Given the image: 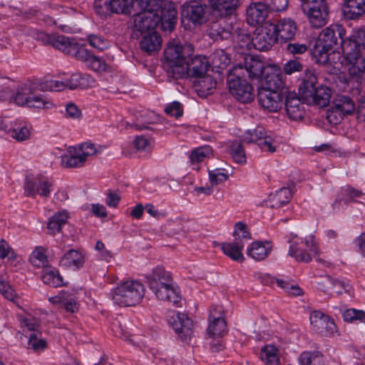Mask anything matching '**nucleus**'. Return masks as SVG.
I'll return each mask as SVG.
<instances>
[{
    "label": "nucleus",
    "instance_id": "1",
    "mask_svg": "<svg viewBox=\"0 0 365 365\" xmlns=\"http://www.w3.org/2000/svg\"><path fill=\"white\" fill-rule=\"evenodd\" d=\"M145 279L148 287L158 299L173 304H177L180 302V297L176 290L173 275L165 267H155L145 274Z\"/></svg>",
    "mask_w": 365,
    "mask_h": 365
},
{
    "label": "nucleus",
    "instance_id": "2",
    "mask_svg": "<svg viewBox=\"0 0 365 365\" xmlns=\"http://www.w3.org/2000/svg\"><path fill=\"white\" fill-rule=\"evenodd\" d=\"M193 51V46L191 44L182 46L177 40L170 41L165 49L164 55L166 61L165 66L167 71L174 78H181L186 72L183 67L186 58Z\"/></svg>",
    "mask_w": 365,
    "mask_h": 365
},
{
    "label": "nucleus",
    "instance_id": "3",
    "mask_svg": "<svg viewBox=\"0 0 365 365\" xmlns=\"http://www.w3.org/2000/svg\"><path fill=\"white\" fill-rule=\"evenodd\" d=\"M144 292L143 284L136 280H129L119 284L113 290L112 299L119 306H135L140 302Z\"/></svg>",
    "mask_w": 365,
    "mask_h": 365
},
{
    "label": "nucleus",
    "instance_id": "4",
    "mask_svg": "<svg viewBox=\"0 0 365 365\" xmlns=\"http://www.w3.org/2000/svg\"><path fill=\"white\" fill-rule=\"evenodd\" d=\"M101 153L93 143H84L78 147L70 146L67 154L61 157V165L64 168H78L84 165L88 157Z\"/></svg>",
    "mask_w": 365,
    "mask_h": 365
},
{
    "label": "nucleus",
    "instance_id": "5",
    "mask_svg": "<svg viewBox=\"0 0 365 365\" xmlns=\"http://www.w3.org/2000/svg\"><path fill=\"white\" fill-rule=\"evenodd\" d=\"M289 255L298 262H309L312 257L322 263L326 261L319 257L320 252L312 235H309L301 242H293L290 245Z\"/></svg>",
    "mask_w": 365,
    "mask_h": 365
},
{
    "label": "nucleus",
    "instance_id": "6",
    "mask_svg": "<svg viewBox=\"0 0 365 365\" xmlns=\"http://www.w3.org/2000/svg\"><path fill=\"white\" fill-rule=\"evenodd\" d=\"M159 5L153 6L151 4L149 7L145 9L142 6L139 8L142 12L135 15L134 17V27L140 31L141 34L144 33H149L154 31V29L159 24V18L155 15V11L159 9Z\"/></svg>",
    "mask_w": 365,
    "mask_h": 365
},
{
    "label": "nucleus",
    "instance_id": "7",
    "mask_svg": "<svg viewBox=\"0 0 365 365\" xmlns=\"http://www.w3.org/2000/svg\"><path fill=\"white\" fill-rule=\"evenodd\" d=\"M310 324L314 331L324 336H334L338 333L334 320L320 311H313L309 317Z\"/></svg>",
    "mask_w": 365,
    "mask_h": 365
},
{
    "label": "nucleus",
    "instance_id": "8",
    "mask_svg": "<svg viewBox=\"0 0 365 365\" xmlns=\"http://www.w3.org/2000/svg\"><path fill=\"white\" fill-rule=\"evenodd\" d=\"M288 89L272 91L259 89L257 98L259 105L265 110L270 112H277L280 110L283 104V98H287Z\"/></svg>",
    "mask_w": 365,
    "mask_h": 365
},
{
    "label": "nucleus",
    "instance_id": "9",
    "mask_svg": "<svg viewBox=\"0 0 365 365\" xmlns=\"http://www.w3.org/2000/svg\"><path fill=\"white\" fill-rule=\"evenodd\" d=\"M53 182L43 175L27 176L25 192L28 196L34 197L36 194L47 197L52 190Z\"/></svg>",
    "mask_w": 365,
    "mask_h": 365
},
{
    "label": "nucleus",
    "instance_id": "10",
    "mask_svg": "<svg viewBox=\"0 0 365 365\" xmlns=\"http://www.w3.org/2000/svg\"><path fill=\"white\" fill-rule=\"evenodd\" d=\"M345 58V66L350 76L358 80L365 73V58L363 52L351 51V48L345 46L342 51Z\"/></svg>",
    "mask_w": 365,
    "mask_h": 365
},
{
    "label": "nucleus",
    "instance_id": "11",
    "mask_svg": "<svg viewBox=\"0 0 365 365\" xmlns=\"http://www.w3.org/2000/svg\"><path fill=\"white\" fill-rule=\"evenodd\" d=\"M159 9L155 11L156 15L160 19L159 23H161L162 29L164 31H171L178 19V11L175 5L173 2L160 0L159 4Z\"/></svg>",
    "mask_w": 365,
    "mask_h": 365
},
{
    "label": "nucleus",
    "instance_id": "12",
    "mask_svg": "<svg viewBox=\"0 0 365 365\" xmlns=\"http://www.w3.org/2000/svg\"><path fill=\"white\" fill-rule=\"evenodd\" d=\"M169 322L182 340L186 341L193 334V322L185 314L176 312L170 317Z\"/></svg>",
    "mask_w": 365,
    "mask_h": 365
},
{
    "label": "nucleus",
    "instance_id": "13",
    "mask_svg": "<svg viewBox=\"0 0 365 365\" xmlns=\"http://www.w3.org/2000/svg\"><path fill=\"white\" fill-rule=\"evenodd\" d=\"M269 26V31L276 35L277 40L281 38L284 41L292 40L297 31L296 22L291 18L279 19L277 24L267 22Z\"/></svg>",
    "mask_w": 365,
    "mask_h": 365
},
{
    "label": "nucleus",
    "instance_id": "14",
    "mask_svg": "<svg viewBox=\"0 0 365 365\" xmlns=\"http://www.w3.org/2000/svg\"><path fill=\"white\" fill-rule=\"evenodd\" d=\"M0 130H4L11 138L17 141H24L29 138L30 130L19 121H11L9 118H0Z\"/></svg>",
    "mask_w": 365,
    "mask_h": 365
},
{
    "label": "nucleus",
    "instance_id": "15",
    "mask_svg": "<svg viewBox=\"0 0 365 365\" xmlns=\"http://www.w3.org/2000/svg\"><path fill=\"white\" fill-rule=\"evenodd\" d=\"M228 87L232 96L242 103L250 102L254 98L253 88L245 81L239 78L230 79Z\"/></svg>",
    "mask_w": 365,
    "mask_h": 365
},
{
    "label": "nucleus",
    "instance_id": "16",
    "mask_svg": "<svg viewBox=\"0 0 365 365\" xmlns=\"http://www.w3.org/2000/svg\"><path fill=\"white\" fill-rule=\"evenodd\" d=\"M345 35L346 31L342 26L333 24L322 31L317 41L332 48L338 43L339 40L342 46V41H345Z\"/></svg>",
    "mask_w": 365,
    "mask_h": 365
},
{
    "label": "nucleus",
    "instance_id": "17",
    "mask_svg": "<svg viewBox=\"0 0 365 365\" xmlns=\"http://www.w3.org/2000/svg\"><path fill=\"white\" fill-rule=\"evenodd\" d=\"M284 107L287 117L292 120H302L305 114L304 103L294 92L289 91L284 101Z\"/></svg>",
    "mask_w": 365,
    "mask_h": 365
},
{
    "label": "nucleus",
    "instance_id": "18",
    "mask_svg": "<svg viewBox=\"0 0 365 365\" xmlns=\"http://www.w3.org/2000/svg\"><path fill=\"white\" fill-rule=\"evenodd\" d=\"M209 62L206 57L197 56L191 58L190 61L184 63V68L186 72L182 76L181 78H186L187 76H192L196 78L202 77L206 75L209 67Z\"/></svg>",
    "mask_w": 365,
    "mask_h": 365
},
{
    "label": "nucleus",
    "instance_id": "19",
    "mask_svg": "<svg viewBox=\"0 0 365 365\" xmlns=\"http://www.w3.org/2000/svg\"><path fill=\"white\" fill-rule=\"evenodd\" d=\"M269 26L267 22L262 31L252 39V43L255 49L261 51H268L276 43V35L269 31Z\"/></svg>",
    "mask_w": 365,
    "mask_h": 365
},
{
    "label": "nucleus",
    "instance_id": "20",
    "mask_svg": "<svg viewBox=\"0 0 365 365\" xmlns=\"http://www.w3.org/2000/svg\"><path fill=\"white\" fill-rule=\"evenodd\" d=\"M268 9L265 4L255 2L247 9V21L252 26H256L264 21L267 16Z\"/></svg>",
    "mask_w": 365,
    "mask_h": 365
},
{
    "label": "nucleus",
    "instance_id": "21",
    "mask_svg": "<svg viewBox=\"0 0 365 365\" xmlns=\"http://www.w3.org/2000/svg\"><path fill=\"white\" fill-rule=\"evenodd\" d=\"M207 6L205 4L188 5L182 11V16L194 24H202L207 21Z\"/></svg>",
    "mask_w": 365,
    "mask_h": 365
},
{
    "label": "nucleus",
    "instance_id": "22",
    "mask_svg": "<svg viewBox=\"0 0 365 365\" xmlns=\"http://www.w3.org/2000/svg\"><path fill=\"white\" fill-rule=\"evenodd\" d=\"M343 14L349 20L358 19L365 14V0H343Z\"/></svg>",
    "mask_w": 365,
    "mask_h": 365
},
{
    "label": "nucleus",
    "instance_id": "23",
    "mask_svg": "<svg viewBox=\"0 0 365 365\" xmlns=\"http://www.w3.org/2000/svg\"><path fill=\"white\" fill-rule=\"evenodd\" d=\"M272 250V245L269 241H256L247 248V255L256 261L265 259Z\"/></svg>",
    "mask_w": 365,
    "mask_h": 365
},
{
    "label": "nucleus",
    "instance_id": "24",
    "mask_svg": "<svg viewBox=\"0 0 365 365\" xmlns=\"http://www.w3.org/2000/svg\"><path fill=\"white\" fill-rule=\"evenodd\" d=\"M345 46L351 48V51L364 53L365 51V29L354 30L348 38L342 41V51H345Z\"/></svg>",
    "mask_w": 365,
    "mask_h": 365
},
{
    "label": "nucleus",
    "instance_id": "25",
    "mask_svg": "<svg viewBox=\"0 0 365 365\" xmlns=\"http://www.w3.org/2000/svg\"><path fill=\"white\" fill-rule=\"evenodd\" d=\"M240 5V0H212L210 6L220 16L231 15Z\"/></svg>",
    "mask_w": 365,
    "mask_h": 365
},
{
    "label": "nucleus",
    "instance_id": "26",
    "mask_svg": "<svg viewBox=\"0 0 365 365\" xmlns=\"http://www.w3.org/2000/svg\"><path fill=\"white\" fill-rule=\"evenodd\" d=\"M259 89L282 91V89L288 88L284 86L282 73L279 71L272 70L266 73L262 86Z\"/></svg>",
    "mask_w": 365,
    "mask_h": 365
},
{
    "label": "nucleus",
    "instance_id": "27",
    "mask_svg": "<svg viewBox=\"0 0 365 365\" xmlns=\"http://www.w3.org/2000/svg\"><path fill=\"white\" fill-rule=\"evenodd\" d=\"M331 97V89L327 86H320L314 90L313 95H311L309 98H306L305 100H307L309 103L324 108L329 105Z\"/></svg>",
    "mask_w": 365,
    "mask_h": 365
},
{
    "label": "nucleus",
    "instance_id": "28",
    "mask_svg": "<svg viewBox=\"0 0 365 365\" xmlns=\"http://www.w3.org/2000/svg\"><path fill=\"white\" fill-rule=\"evenodd\" d=\"M317 77L315 73L311 70L304 72L302 83L299 86V91L302 96L305 99L313 95V92L317 88Z\"/></svg>",
    "mask_w": 365,
    "mask_h": 365
},
{
    "label": "nucleus",
    "instance_id": "29",
    "mask_svg": "<svg viewBox=\"0 0 365 365\" xmlns=\"http://www.w3.org/2000/svg\"><path fill=\"white\" fill-rule=\"evenodd\" d=\"M207 334L210 337H221L227 332V324L224 317H216L212 313L209 317Z\"/></svg>",
    "mask_w": 365,
    "mask_h": 365
},
{
    "label": "nucleus",
    "instance_id": "30",
    "mask_svg": "<svg viewBox=\"0 0 365 365\" xmlns=\"http://www.w3.org/2000/svg\"><path fill=\"white\" fill-rule=\"evenodd\" d=\"M216 82L212 76L205 75L196 78L194 83V88L200 97H206L211 94L215 88Z\"/></svg>",
    "mask_w": 365,
    "mask_h": 365
},
{
    "label": "nucleus",
    "instance_id": "31",
    "mask_svg": "<svg viewBox=\"0 0 365 365\" xmlns=\"http://www.w3.org/2000/svg\"><path fill=\"white\" fill-rule=\"evenodd\" d=\"M244 247V243L240 242L238 241H233L232 242H223L220 245L223 253L227 257H230L232 260L237 262H242L245 259L242 252Z\"/></svg>",
    "mask_w": 365,
    "mask_h": 365
},
{
    "label": "nucleus",
    "instance_id": "32",
    "mask_svg": "<svg viewBox=\"0 0 365 365\" xmlns=\"http://www.w3.org/2000/svg\"><path fill=\"white\" fill-rule=\"evenodd\" d=\"M260 359L264 365H279V351L273 344H267L261 348Z\"/></svg>",
    "mask_w": 365,
    "mask_h": 365
},
{
    "label": "nucleus",
    "instance_id": "33",
    "mask_svg": "<svg viewBox=\"0 0 365 365\" xmlns=\"http://www.w3.org/2000/svg\"><path fill=\"white\" fill-rule=\"evenodd\" d=\"M244 68L251 80H258L261 78L264 66L262 61L249 56L245 59Z\"/></svg>",
    "mask_w": 365,
    "mask_h": 365
},
{
    "label": "nucleus",
    "instance_id": "34",
    "mask_svg": "<svg viewBox=\"0 0 365 365\" xmlns=\"http://www.w3.org/2000/svg\"><path fill=\"white\" fill-rule=\"evenodd\" d=\"M134 3V0H110L104 1V6L113 13L130 14Z\"/></svg>",
    "mask_w": 365,
    "mask_h": 365
},
{
    "label": "nucleus",
    "instance_id": "35",
    "mask_svg": "<svg viewBox=\"0 0 365 365\" xmlns=\"http://www.w3.org/2000/svg\"><path fill=\"white\" fill-rule=\"evenodd\" d=\"M161 38L155 31H151L145 35L140 41V48L148 53L158 51L161 46Z\"/></svg>",
    "mask_w": 365,
    "mask_h": 365
},
{
    "label": "nucleus",
    "instance_id": "36",
    "mask_svg": "<svg viewBox=\"0 0 365 365\" xmlns=\"http://www.w3.org/2000/svg\"><path fill=\"white\" fill-rule=\"evenodd\" d=\"M292 197L291 190L287 187H282L274 194H271L267 201L269 207L278 208L289 202Z\"/></svg>",
    "mask_w": 365,
    "mask_h": 365
},
{
    "label": "nucleus",
    "instance_id": "37",
    "mask_svg": "<svg viewBox=\"0 0 365 365\" xmlns=\"http://www.w3.org/2000/svg\"><path fill=\"white\" fill-rule=\"evenodd\" d=\"M68 219V213L66 211H61L56 213L48 221L47 230L50 235H56L60 232L62 226L64 225Z\"/></svg>",
    "mask_w": 365,
    "mask_h": 365
},
{
    "label": "nucleus",
    "instance_id": "38",
    "mask_svg": "<svg viewBox=\"0 0 365 365\" xmlns=\"http://www.w3.org/2000/svg\"><path fill=\"white\" fill-rule=\"evenodd\" d=\"M84 257L81 253L75 250H71L66 252L61 259V264L67 267L78 269L83 266Z\"/></svg>",
    "mask_w": 365,
    "mask_h": 365
},
{
    "label": "nucleus",
    "instance_id": "39",
    "mask_svg": "<svg viewBox=\"0 0 365 365\" xmlns=\"http://www.w3.org/2000/svg\"><path fill=\"white\" fill-rule=\"evenodd\" d=\"M332 48L327 47L326 45L317 41L312 50L314 60L319 64H326L329 61L330 51Z\"/></svg>",
    "mask_w": 365,
    "mask_h": 365
},
{
    "label": "nucleus",
    "instance_id": "40",
    "mask_svg": "<svg viewBox=\"0 0 365 365\" xmlns=\"http://www.w3.org/2000/svg\"><path fill=\"white\" fill-rule=\"evenodd\" d=\"M76 41L73 38H70L63 35H54L52 46L63 51V53L70 55L73 48L76 46Z\"/></svg>",
    "mask_w": 365,
    "mask_h": 365
},
{
    "label": "nucleus",
    "instance_id": "41",
    "mask_svg": "<svg viewBox=\"0 0 365 365\" xmlns=\"http://www.w3.org/2000/svg\"><path fill=\"white\" fill-rule=\"evenodd\" d=\"M332 106L345 115L351 114L355 110V105L352 99L346 96H339L333 101Z\"/></svg>",
    "mask_w": 365,
    "mask_h": 365
},
{
    "label": "nucleus",
    "instance_id": "42",
    "mask_svg": "<svg viewBox=\"0 0 365 365\" xmlns=\"http://www.w3.org/2000/svg\"><path fill=\"white\" fill-rule=\"evenodd\" d=\"M235 29L234 27L225 24L224 22H213L211 24L210 34L212 36L219 37L221 39H227L232 36Z\"/></svg>",
    "mask_w": 365,
    "mask_h": 365
},
{
    "label": "nucleus",
    "instance_id": "43",
    "mask_svg": "<svg viewBox=\"0 0 365 365\" xmlns=\"http://www.w3.org/2000/svg\"><path fill=\"white\" fill-rule=\"evenodd\" d=\"M29 261L33 266L37 268H43L48 265V257L46 250L42 247H36L29 257Z\"/></svg>",
    "mask_w": 365,
    "mask_h": 365
},
{
    "label": "nucleus",
    "instance_id": "44",
    "mask_svg": "<svg viewBox=\"0 0 365 365\" xmlns=\"http://www.w3.org/2000/svg\"><path fill=\"white\" fill-rule=\"evenodd\" d=\"M329 15L328 7L321 9L311 14H307L311 25L314 28H320L327 22Z\"/></svg>",
    "mask_w": 365,
    "mask_h": 365
},
{
    "label": "nucleus",
    "instance_id": "45",
    "mask_svg": "<svg viewBox=\"0 0 365 365\" xmlns=\"http://www.w3.org/2000/svg\"><path fill=\"white\" fill-rule=\"evenodd\" d=\"M43 282L52 287H58L63 284V279L57 270L45 267L41 275Z\"/></svg>",
    "mask_w": 365,
    "mask_h": 365
},
{
    "label": "nucleus",
    "instance_id": "46",
    "mask_svg": "<svg viewBox=\"0 0 365 365\" xmlns=\"http://www.w3.org/2000/svg\"><path fill=\"white\" fill-rule=\"evenodd\" d=\"M301 365H324L323 356L317 351H304L299 357Z\"/></svg>",
    "mask_w": 365,
    "mask_h": 365
},
{
    "label": "nucleus",
    "instance_id": "47",
    "mask_svg": "<svg viewBox=\"0 0 365 365\" xmlns=\"http://www.w3.org/2000/svg\"><path fill=\"white\" fill-rule=\"evenodd\" d=\"M324 284L327 288L331 289L338 294L349 292L351 289V287L349 284L331 277H327L324 282Z\"/></svg>",
    "mask_w": 365,
    "mask_h": 365
},
{
    "label": "nucleus",
    "instance_id": "48",
    "mask_svg": "<svg viewBox=\"0 0 365 365\" xmlns=\"http://www.w3.org/2000/svg\"><path fill=\"white\" fill-rule=\"evenodd\" d=\"M301 7L305 15L328 7L325 0H300Z\"/></svg>",
    "mask_w": 365,
    "mask_h": 365
},
{
    "label": "nucleus",
    "instance_id": "49",
    "mask_svg": "<svg viewBox=\"0 0 365 365\" xmlns=\"http://www.w3.org/2000/svg\"><path fill=\"white\" fill-rule=\"evenodd\" d=\"M267 133L263 128H257L254 130H249L243 135V141L247 143H257L259 145V142L264 138Z\"/></svg>",
    "mask_w": 365,
    "mask_h": 365
},
{
    "label": "nucleus",
    "instance_id": "50",
    "mask_svg": "<svg viewBox=\"0 0 365 365\" xmlns=\"http://www.w3.org/2000/svg\"><path fill=\"white\" fill-rule=\"evenodd\" d=\"M276 284L279 287L290 295L299 296L302 294L300 287L292 281L279 279L276 280Z\"/></svg>",
    "mask_w": 365,
    "mask_h": 365
},
{
    "label": "nucleus",
    "instance_id": "51",
    "mask_svg": "<svg viewBox=\"0 0 365 365\" xmlns=\"http://www.w3.org/2000/svg\"><path fill=\"white\" fill-rule=\"evenodd\" d=\"M29 107L36 108H48L51 103L41 94L35 93L31 90L29 98Z\"/></svg>",
    "mask_w": 365,
    "mask_h": 365
},
{
    "label": "nucleus",
    "instance_id": "52",
    "mask_svg": "<svg viewBox=\"0 0 365 365\" xmlns=\"http://www.w3.org/2000/svg\"><path fill=\"white\" fill-rule=\"evenodd\" d=\"M232 38L241 48H249L252 40L245 30L236 27L233 31Z\"/></svg>",
    "mask_w": 365,
    "mask_h": 365
},
{
    "label": "nucleus",
    "instance_id": "53",
    "mask_svg": "<svg viewBox=\"0 0 365 365\" xmlns=\"http://www.w3.org/2000/svg\"><path fill=\"white\" fill-rule=\"evenodd\" d=\"M31 88L27 86L21 88L15 95L10 98L11 102H14L18 106L29 105V98L30 96Z\"/></svg>",
    "mask_w": 365,
    "mask_h": 365
},
{
    "label": "nucleus",
    "instance_id": "54",
    "mask_svg": "<svg viewBox=\"0 0 365 365\" xmlns=\"http://www.w3.org/2000/svg\"><path fill=\"white\" fill-rule=\"evenodd\" d=\"M233 236L235 237L234 241H238L244 243V245L245 242L251 238L247 225L241 222L236 223Z\"/></svg>",
    "mask_w": 365,
    "mask_h": 365
},
{
    "label": "nucleus",
    "instance_id": "55",
    "mask_svg": "<svg viewBox=\"0 0 365 365\" xmlns=\"http://www.w3.org/2000/svg\"><path fill=\"white\" fill-rule=\"evenodd\" d=\"M46 346V341L41 338V333L40 331L30 334L28 341V349L38 351L45 349Z\"/></svg>",
    "mask_w": 365,
    "mask_h": 365
},
{
    "label": "nucleus",
    "instance_id": "56",
    "mask_svg": "<svg viewBox=\"0 0 365 365\" xmlns=\"http://www.w3.org/2000/svg\"><path fill=\"white\" fill-rule=\"evenodd\" d=\"M212 153V148L210 146H204L195 149L190 155L192 164L199 163L205 160Z\"/></svg>",
    "mask_w": 365,
    "mask_h": 365
},
{
    "label": "nucleus",
    "instance_id": "57",
    "mask_svg": "<svg viewBox=\"0 0 365 365\" xmlns=\"http://www.w3.org/2000/svg\"><path fill=\"white\" fill-rule=\"evenodd\" d=\"M230 153L236 163H243L246 162L245 153L241 143L233 142L230 147Z\"/></svg>",
    "mask_w": 365,
    "mask_h": 365
},
{
    "label": "nucleus",
    "instance_id": "58",
    "mask_svg": "<svg viewBox=\"0 0 365 365\" xmlns=\"http://www.w3.org/2000/svg\"><path fill=\"white\" fill-rule=\"evenodd\" d=\"M72 52L73 53H71V56L85 62L86 65L88 63L90 58L93 56V54L89 51L81 46L78 43H76V46L73 48Z\"/></svg>",
    "mask_w": 365,
    "mask_h": 365
},
{
    "label": "nucleus",
    "instance_id": "59",
    "mask_svg": "<svg viewBox=\"0 0 365 365\" xmlns=\"http://www.w3.org/2000/svg\"><path fill=\"white\" fill-rule=\"evenodd\" d=\"M87 66L98 73H103L109 70V66L106 61L94 55L90 58Z\"/></svg>",
    "mask_w": 365,
    "mask_h": 365
},
{
    "label": "nucleus",
    "instance_id": "60",
    "mask_svg": "<svg viewBox=\"0 0 365 365\" xmlns=\"http://www.w3.org/2000/svg\"><path fill=\"white\" fill-rule=\"evenodd\" d=\"M258 146L262 151L268 152L270 153L276 152L278 147L277 142L267 134H266L261 142H259Z\"/></svg>",
    "mask_w": 365,
    "mask_h": 365
},
{
    "label": "nucleus",
    "instance_id": "61",
    "mask_svg": "<svg viewBox=\"0 0 365 365\" xmlns=\"http://www.w3.org/2000/svg\"><path fill=\"white\" fill-rule=\"evenodd\" d=\"M343 318L347 322H353L356 320L363 321L365 319V312L362 310L349 309L343 313Z\"/></svg>",
    "mask_w": 365,
    "mask_h": 365
},
{
    "label": "nucleus",
    "instance_id": "62",
    "mask_svg": "<svg viewBox=\"0 0 365 365\" xmlns=\"http://www.w3.org/2000/svg\"><path fill=\"white\" fill-rule=\"evenodd\" d=\"M267 8L273 11H284L288 6V0H264Z\"/></svg>",
    "mask_w": 365,
    "mask_h": 365
},
{
    "label": "nucleus",
    "instance_id": "63",
    "mask_svg": "<svg viewBox=\"0 0 365 365\" xmlns=\"http://www.w3.org/2000/svg\"><path fill=\"white\" fill-rule=\"evenodd\" d=\"M209 178L212 185H216L225 182L228 178V175L220 172V170L216 169L209 171Z\"/></svg>",
    "mask_w": 365,
    "mask_h": 365
},
{
    "label": "nucleus",
    "instance_id": "64",
    "mask_svg": "<svg viewBox=\"0 0 365 365\" xmlns=\"http://www.w3.org/2000/svg\"><path fill=\"white\" fill-rule=\"evenodd\" d=\"M345 115L342 112L334 109V107L331 106L327 111V118L330 123L337 125L343 120Z\"/></svg>",
    "mask_w": 365,
    "mask_h": 365
}]
</instances>
